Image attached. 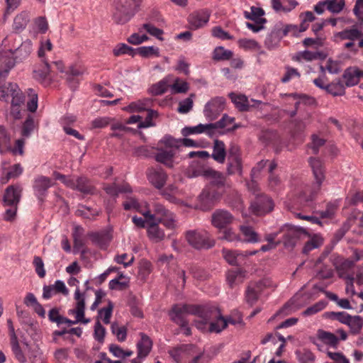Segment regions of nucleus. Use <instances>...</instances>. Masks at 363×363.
Here are the masks:
<instances>
[{
  "label": "nucleus",
  "instance_id": "nucleus-49",
  "mask_svg": "<svg viewBox=\"0 0 363 363\" xmlns=\"http://www.w3.org/2000/svg\"><path fill=\"white\" fill-rule=\"evenodd\" d=\"M111 332L115 335L119 342H123L126 339L127 330L125 326H119L117 323H113L111 326Z\"/></svg>",
  "mask_w": 363,
  "mask_h": 363
},
{
  "label": "nucleus",
  "instance_id": "nucleus-64",
  "mask_svg": "<svg viewBox=\"0 0 363 363\" xmlns=\"http://www.w3.org/2000/svg\"><path fill=\"white\" fill-rule=\"evenodd\" d=\"M178 193V189L174 186L171 185L162 191V195L166 198V199L169 200L170 202H176L177 198L176 196Z\"/></svg>",
  "mask_w": 363,
  "mask_h": 363
},
{
  "label": "nucleus",
  "instance_id": "nucleus-21",
  "mask_svg": "<svg viewBox=\"0 0 363 363\" xmlns=\"http://www.w3.org/2000/svg\"><path fill=\"white\" fill-rule=\"evenodd\" d=\"M64 70V65L61 60L48 62L44 60V65L42 68L35 70V77H39L40 79H46L50 72L55 71H59L62 72Z\"/></svg>",
  "mask_w": 363,
  "mask_h": 363
},
{
  "label": "nucleus",
  "instance_id": "nucleus-26",
  "mask_svg": "<svg viewBox=\"0 0 363 363\" xmlns=\"http://www.w3.org/2000/svg\"><path fill=\"white\" fill-rule=\"evenodd\" d=\"M147 177L150 182L159 189L164 186L167 179V175L162 169H150Z\"/></svg>",
  "mask_w": 363,
  "mask_h": 363
},
{
  "label": "nucleus",
  "instance_id": "nucleus-23",
  "mask_svg": "<svg viewBox=\"0 0 363 363\" xmlns=\"http://www.w3.org/2000/svg\"><path fill=\"white\" fill-rule=\"evenodd\" d=\"M22 188L20 185L9 186L4 192L3 203L4 206L18 205L21 199Z\"/></svg>",
  "mask_w": 363,
  "mask_h": 363
},
{
  "label": "nucleus",
  "instance_id": "nucleus-45",
  "mask_svg": "<svg viewBox=\"0 0 363 363\" xmlns=\"http://www.w3.org/2000/svg\"><path fill=\"white\" fill-rule=\"evenodd\" d=\"M233 56L231 50H225L223 47L219 46L214 49L213 59L216 61L228 60Z\"/></svg>",
  "mask_w": 363,
  "mask_h": 363
},
{
  "label": "nucleus",
  "instance_id": "nucleus-51",
  "mask_svg": "<svg viewBox=\"0 0 363 363\" xmlns=\"http://www.w3.org/2000/svg\"><path fill=\"white\" fill-rule=\"evenodd\" d=\"M113 55L116 57L122 55L128 54L130 56H134L135 52L134 49L125 43L118 44L113 50Z\"/></svg>",
  "mask_w": 363,
  "mask_h": 363
},
{
  "label": "nucleus",
  "instance_id": "nucleus-31",
  "mask_svg": "<svg viewBox=\"0 0 363 363\" xmlns=\"http://www.w3.org/2000/svg\"><path fill=\"white\" fill-rule=\"evenodd\" d=\"M342 78L345 80V86H353L359 82V69L357 67L347 68L343 74Z\"/></svg>",
  "mask_w": 363,
  "mask_h": 363
},
{
  "label": "nucleus",
  "instance_id": "nucleus-12",
  "mask_svg": "<svg viewBox=\"0 0 363 363\" xmlns=\"http://www.w3.org/2000/svg\"><path fill=\"white\" fill-rule=\"evenodd\" d=\"M148 101H149L146 99L145 101L132 102L125 108L130 112H141L145 110L148 111L145 121L140 123L138 125L139 128H147L152 125V118L157 116V113L156 111L147 109Z\"/></svg>",
  "mask_w": 363,
  "mask_h": 363
},
{
  "label": "nucleus",
  "instance_id": "nucleus-7",
  "mask_svg": "<svg viewBox=\"0 0 363 363\" xmlns=\"http://www.w3.org/2000/svg\"><path fill=\"white\" fill-rule=\"evenodd\" d=\"M187 242L196 249H209L215 245V240L204 230H189L186 233Z\"/></svg>",
  "mask_w": 363,
  "mask_h": 363
},
{
  "label": "nucleus",
  "instance_id": "nucleus-22",
  "mask_svg": "<svg viewBox=\"0 0 363 363\" xmlns=\"http://www.w3.org/2000/svg\"><path fill=\"white\" fill-rule=\"evenodd\" d=\"M265 286L264 281L262 280L250 283L245 291V300L247 303L250 306L255 304L257 301L259 296L264 290Z\"/></svg>",
  "mask_w": 363,
  "mask_h": 363
},
{
  "label": "nucleus",
  "instance_id": "nucleus-24",
  "mask_svg": "<svg viewBox=\"0 0 363 363\" xmlns=\"http://www.w3.org/2000/svg\"><path fill=\"white\" fill-rule=\"evenodd\" d=\"M363 36V32L359 30L356 26L350 28H346L335 35L337 41L352 40L358 41V39Z\"/></svg>",
  "mask_w": 363,
  "mask_h": 363
},
{
  "label": "nucleus",
  "instance_id": "nucleus-63",
  "mask_svg": "<svg viewBox=\"0 0 363 363\" xmlns=\"http://www.w3.org/2000/svg\"><path fill=\"white\" fill-rule=\"evenodd\" d=\"M33 264L35 267V272L40 277L43 278L45 276V270L44 269V263L43 259L38 256L33 259Z\"/></svg>",
  "mask_w": 363,
  "mask_h": 363
},
{
  "label": "nucleus",
  "instance_id": "nucleus-6",
  "mask_svg": "<svg viewBox=\"0 0 363 363\" xmlns=\"http://www.w3.org/2000/svg\"><path fill=\"white\" fill-rule=\"evenodd\" d=\"M74 299L76 301L74 308L69 310L68 313L69 315L74 314L76 320H72L62 316L60 319V324L67 323L69 325H72L77 323L87 324L90 322V319L84 318V294L80 292L79 289L78 287L76 289L74 292Z\"/></svg>",
  "mask_w": 363,
  "mask_h": 363
},
{
  "label": "nucleus",
  "instance_id": "nucleus-33",
  "mask_svg": "<svg viewBox=\"0 0 363 363\" xmlns=\"http://www.w3.org/2000/svg\"><path fill=\"white\" fill-rule=\"evenodd\" d=\"M212 158L218 163L223 164L226 157L225 146L223 141L215 140L213 147Z\"/></svg>",
  "mask_w": 363,
  "mask_h": 363
},
{
  "label": "nucleus",
  "instance_id": "nucleus-5",
  "mask_svg": "<svg viewBox=\"0 0 363 363\" xmlns=\"http://www.w3.org/2000/svg\"><path fill=\"white\" fill-rule=\"evenodd\" d=\"M191 313L197 314L202 319L196 323V327L199 329L203 328V325L208 321L213 320L221 315L220 310L216 306H193L183 304V314Z\"/></svg>",
  "mask_w": 363,
  "mask_h": 363
},
{
  "label": "nucleus",
  "instance_id": "nucleus-18",
  "mask_svg": "<svg viewBox=\"0 0 363 363\" xmlns=\"http://www.w3.org/2000/svg\"><path fill=\"white\" fill-rule=\"evenodd\" d=\"M233 220V216L227 210L216 209L211 215V224L218 229L225 228Z\"/></svg>",
  "mask_w": 363,
  "mask_h": 363
},
{
  "label": "nucleus",
  "instance_id": "nucleus-34",
  "mask_svg": "<svg viewBox=\"0 0 363 363\" xmlns=\"http://www.w3.org/2000/svg\"><path fill=\"white\" fill-rule=\"evenodd\" d=\"M11 350L14 354L15 359L20 363H26L27 362V357L25 354V346L23 344V347L20 346L17 337H13V340L11 341Z\"/></svg>",
  "mask_w": 363,
  "mask_h": 363
},
{
  "label": "nucleus",
  "instance_id": "nucleus-17",
  "mask_svg": "<svg viewBox=\"0 0 363 363\" xmlns=\"http://www.w3.org/2000/svg\"><path fill=\"white\" fill-rule=\"evenodd\" d=\"M145 218H146L147 224V233L149 237L156 242L162 240L164 238V233L159 227V223H160L161 220H158L157 217L152 215L151 212L147 214V216Z\"/></svg>",
  "mask_w": 363,
  "mask_h": 363
},
{
  "label": "nucleus",
  "instance_id": "nucleus-27",
  "mask_svg": "<svg viewBox=\"0 0 363 363\" xmlns=\"http://www.w3.org/2000/svg\"><path fill=\"white\" fill-rule=\"evenodd\" d=\"M354 264V261L346 259L343 261L337 269L339 277L347 281V289H348L349 286L353 287L354 277L352 275L348 274L347 271L352 269Z\"/></svg>",
  "mask_w": 363,
  "mask_h": 363
},
{
  "label": "nucleus",
  "instance_id": "nucleus-15",
  "mask_svg": "<svg viewBox=\"0 0 363 363\" xmlns=\"http://www.w3.org/2000/svg\"><path fill=\"white\" fill-rule=\"evenodd\" d=\"M201 175L210 180V185L208 188H213L218 191L223 192L225 185V177L222 173L211 168H206L202 170Z\"/></svg>",
  "mask_w": 363,
  "mask_h": 363
},
{
  "label": "nucleus",
  "instance_id": "nucleus-47",
  "mask_svg": "<svg viewBox=\"0 0 363 363\" xmlns=\"http://www.w3.org/2000/svg\"><path fill=\"white\" fill-rule=\"evenodd\" d=\"M195 347L192 345H187L185 347L183 346V359H188L189 356L192 355V360L191 363H198V361L201 357V352H195Z\"/></svg>",
  "mask_w": 363,
  "mask_h": 363
},
{
  "label": "nucleus",
  "instance_id": "nucleus-44",
  "mask_svg": "<svg viewBox=\"0 0 363 363\" xmlns=\"http://www.w3.org/2000/svg\"><path fill=\"white\" fill-rule=\"evenodd\" d=\"M28 21V16L27 13H21L17 15L13 20V29L16 33L22 31L26 28Z\"/></svg>",
  "mask_w": 363,
  "mask_h": 363
},
{
  "label": "nucleus",
  "instance_id": "nucleus-14",
  "mask_svg": "<svg viewBox=\"0 0 363 363\" xmlns=\"http://www.w3.org/2000/svg\"><path fill=\"white\" fill-rule=\"evenodd\" d=\"M225 101L224 98L217 96L208 102L203 110V113L206 118L209 121L216 119L224 109Z\"/></svg>",
  "mask_w": 363,
  "mask_h": 363
},
{
  "label": "nucleus",
  "instance_id": "nucleus-43",
  "mask_svg": "<svg viewBox=\"0 0 363 363\" xmlns=\"http://www.w3.org/2000/svg\"><path fill=\"white\" fill-rule=\"evenodd\" d=\"M264 12L262 9L252 6L251 7L250 13L247 11L245 12V17L247 19L254 21L257 23H264L267 21L266 19L260 18L264 15Z\"/></svg>",
  "mask_w": 363,
  "mask_h": 363
},
{
  "label": "nucleus",
  "instance_id": "nucleus-62",
  "mask_svg": "<svg viewBox=\"0 0 363 363\" xmlns=\"http://www.w3.org/2000/svg\"><path fill=\"white\" fill-rule=\"evenodd\" d=\"M28 93L30 96V99L27 102L28 110L35 112L38 108V95L32 89H28Z\"/></svg>",
  "mask_w": 363,
  "mask_h": 363
},
{
  "label": "nucleus",
  "instance_id": "nucleus-38",
  "mask_svg": "<svg viewBox=\"0 0 363 363\" xmlns=\"http://www.w3.org/2000/svg\"><path fill=\"white\" fill-rule=\"evenodd\" d=\"M240 229L243 237V238H242V242L252 243L259 242L258 234L252 227L241 225Z\"/></svg>",
  "mask_w": 363,
  "mask_h": 363
},
{
  "label": "nucleus",
  "instance_id": "nucleus-54",
  "mask_svg": "<svg viewBox=\"0 0 363 363\" xmlns=\"http://www.w3.org/2000/svg\"><path fill=\"white\" fill-rule=\"evenodd\" d=\"M326 305H327V303L325 301H320L315 303V304H313V306L307 308L302 313V314L304 316L312 315L315 314V313H318L319 311H321L322 310H323L325 308V307L326 306Z\"/></svg>",
  "mask_w": 363,
  "mask_h": 363
},
{
  "label": "nucleus",
  "instance_id": "nucleus-9",
  "mask_svg": "<svg viewBox=\"0 0 363 363\" xmlns=\"http://www.w3.org/2000/svg\"><path fill=\"white\" fill-rule=\"evenodd\" d=\"M279 232L283 234L281 242L286 247L293 248L298 240L308 236V233L304 229L289 224L284 225L279 229Z\"/></svg>",
  "mask_w": 363,
  "mask_h": 363
},
{
  "label": "nucleus",
  "instance_id": "nucleus-40",
  "mask_svg": "<svg viewBox=\"0 0 363 363\" xmlns=\"http://www.w3.org/2000/svg\"><path fill=\"white\" fill-rule=\"evenodd\" d=\"M229 96L233 104L235 105L236 108H238L241 111H246L249 110V104L247 98L245 95H238L234 93H231L229 94Z\"/></svg>",
  "mask_w": 363,
  "mask_h": 363
},
{
  "label": "nucleus",
  "instance_id": "nucleus-11",
  "mask_svg": "<svg viewBox=\"0 0 363 363\" xmlns=\"http://www.w3.org/2000/svg\"><path fill=\"white\" fill-rule=\"evenodd\" d=\"M221 195V191L206 187L199 196L200 208L203 211H209L219 201Z\"/></svg>",
  "mask_w": 363,
  "mask_h": 363
},
{
  "label": "nucleus",
  "instance_id": "nucleus-52",
  "mask_svg": "<svg viewBox=\"0 0 363 363\" xmlns=\"http://www.w3.org/2000/svg\"><path fill=\"white\" fill-rule=\"evenodd\" d=\"M222 234L220 237L222 240L235 243L242 242L241 236L235 233L231 228L225 229Z\"/></svg>",
  "mask_w": 363,
  "mask_h": 363
},
{
  "label": "nucleus",
  "instance_id": "nucleus-13",
  "mask_svg": "<svg viewBox=\"0 0 363 363\" xmlns=\"http://www.w3.org/2000/svg\"><path fill=\"white\" fill-rule=\"evenodd\" d=\"M308 162L311 167L315 182L313 189L315 191L320 190V186L325 179V170L323 162L319 158L310 157Z\"/></svg>",
  "mask_w": 363,
  "mask_h": 363
},
{
  "label": "nucleus",
  "instance_id": "nucleus-48",
  "mask_svg": "<svg viewBox=\"0 0 363 363\" xmlns=\"http://www.w3.org/2000/svg\"><path fill=\"white\" fill-rule=\"evenodd\" d=\"M325 317L331 320H338L342 324H347V320L350 318V315L346 312H327L324 314Z\"/></svg>",
  "mask_w": 363,
  "mask_h": 363
},
{
  "label": "nucleus",
  "instance_id": "nucleus-1",
  "mask_svg": "<svg viewBox=\"0 0 363 363\" xmlns=\"http://www.w3.org/2000/svg\"><path fill=\"white\" fill-rule=\"evenodd\" d=\"M6 42L12 43L9 50L12 57L6 59L0 67V80L6 79L9 71L14 67L16 62H20L26 60L33 51V43L31 40H26L21 41V37L10 35L4 39Z\"/></svg>",
  "mask_w": 363,
  "mask_h": 363
},
{
  "label": "nucleus",
  "instance_id": "nucleus-3",
  "mask_svg": "<svg viewBox=\"0 0 363 363\" xmlns=\"http://www.w3.org/2000/svg\"><path fill=\"white\" fill-rule=\"evenodd\" d=\"M141 0H116L114 2L113 20L118 24L128 22L138 11Z\"/></svg>",
  "mask_w": 363,
  "mask_h": 363
},
{
  "label": "nucleus",
  "instance_id": "nucleus-59",
  "mask_svg": "<svg viewBox=\"0 0 363 363\" xmlns=\"http://www.w3.org/2000/svg\"><path fill=\"white\" fill-rule=\"evenodd\" d=\"M138 52L144 57H149L153 55L158 56L159 49L154 46H143L138 48Z\"/></svg>",
  "mask_w": 363,
  "mask_h": 363
},
{
  "label": "nucleus",
  "instance_id": "nucleus-36",
  "mask_svg": "<svg viewBox=\"0 0 363 363\" xmlns=\"http://www.w3.org/2000/svg\"><path fill=\"white\" fill-rule=\"evenodd\" d=\"M318 338L324 344H326L333 348H337L339 339L333 333L323 330H318L317 333Z\"/></svg>",
  "mask_w": 363,
  "mask_h": 363
},
{
  "label": "nucleus",
  "instance_id": "nucleus-39",
  "mask_svg": "<svg viewBox=\"0 0 363 363\" xmlns=\"http://www.w3.org/2000/svg\"><path fill=\"white\" fill-rule=\"evenodd\" d=\"M327 93L336 96H343L345 94V86L340 79H336L327 86Z\"/></svg>",
  "mask_w": 363,
  "mask_h": 363
},
{
  "label": "nucleus",
  "instance_id": "nucleus-53",
  "mask_svg": "<svg viewBox=\"0 0 363 363\" xmlns=\"http://www.w3.org/2000/svg\"><path fill=\"white\" fill-rule=\"evenodd\" d=\"M240 48L245 50H256L260 48L259 43L252 39L242 38L238 41Z\"/></svg>",
  "mask_w": 363,
  "mask_h": 363
},
{
  "label": "nucleus",
  "instance_id": "nucleus-30",
  "mask_svg": "<svg viewBox=\"0 0 363 363\" xmlns=\"http://www.w3.org/2000/svg\"><path fill=\"white\" fill-rule=\"evenodd\" d=\"M140 340L137 343V350L139 357H146L152 346L150 338L145 333H140Z\"/></svg>",
  "mask_w": 363,
  "mask_h": 363
},
{
  "label": "nucleus",
  "instance_id": "nucleus-16",
  "mask_svg": "<svg viewBox=\"0 0 363 363\" xmlns=\"http://www.w3.org/2000/svg\"><path fill=\"white\" fill-rule=\"evenodd\" d=\"M257 252V250L244 252H238L237 250H231L227 249H223L222 250V254L224 259L228 263L233 266L240 265L242 264V262H244L247 257L255 255Z\"/></svg>",
  "mask_w": 363,
  "mask_h": 363
},
{
  "label": "nucleus",
  "instance_id": "nucleus-60",
  "mask_svg": "<svg viewBox=\"0 0 363 363\" xmlns=\"http://www.w3.org/2000/svg\"><path fill=\"white\" fill-rule=\"evenodd\" d=\"M311 138L312 142L308 145V147L312 150L313 154L317 155L319 152L320 147L325 145V140L323 138H319L316 135H313Z\"/></svg>",
  "mask_w": 363,
  "mask_h": 363
},
{
  "label": "nucleus",
  "instance_id": "nucleus-8",
  "mask_svg": "<svg viewBox=\"0 0 363 363\" xmlns=\"http://www.w3.org/2000/svg\"><path fill=\"white\" fill-rule=\"evenodd\" d=\"M170 88L172 94L182 93V82L179 77L169 74L150 87L152 95H161Z\"/></svg>",
  "mask_w": 363,
  "mask_h": 363
},
{
  "label": "nucleus",
  "instance_id": "nucleus-32",
  "mask_svg": "<svg viewBox=\"0 0 363 363\" xmlns=\"http://www.w3.org/2000/svg\"><path fill=\"white\" fill-rule=\"evenodd\" d=\"M245 277V271L241 269H232L228 272L226 279L230 288L242 283Z\"/></svg>",
  "mask_w": 363,
  "mask_h": 363
},
{
  "label": "nucleus",
  "instance_id": "nucleus-25",
  "mask_svg": "<svg viewBox=\"0 0 363 363\" xmlns=\"http://www.w3.org/2000/svg\"><path fill=\"white\" fill-rule=\"evenodd\" d=\"M220 123H213L208 124H199L196 126L194 127H185L183 128V135L187 136L191 134H199L202 133H206L209 136H213V128L216 125H220Z\"/></svg>",
  "mask_w": 363,
  "mask_h": 363
},
{
  "label": "nucleus",
  "instance_id": "nucleus-61",
  "mask_svg": "<svg viewBox=\"0 0 363 363\" xmlns=\"http://www.w3.org/2000/svg\"><path fill=\"white\" fill-rule=\"evenodd\" d=\"M113 306L111 302L108 303V305L106 308H103L99 311V315L103 319V322L105 324L110 323V319L112 315Z\"/></svg>",
  "mask_w": 363,
  "mask_h": 363
},
{
  "label": "nucleus",
  "instance_id": "nucleus-2",
  "mask_svg": "<svg viewBox=\"0 0 363 363\" xmlns=\"http://www.w3.org/2000/svg\"><path fill=\"white\" fill-rule=\"evenodd\" d=\"M182 144V140L165 135L157 143V153L155 160L167 167H172V159Z\"/></svg>",
  "mask_w": 363,
  "mask_h": 363
},
{
  "label": "nucleus",
  "instance_id": "nucleus-56",
  "mask_svg": "<svg viewBox=\"0 0 363 363\" xmlns=\"http://www.w3.org/2000/svg\"><path fill=\"white\" fill-rule=\"evenodd\" d=\"M109 351L113 354V356L118 358H125L133 354L132 351L123 350L121 347L116 345H111L109 346Z\"/></svg>",
  "mask_w": 363,
  "mask_h": 363
},
{
  "label": "nucleus",
  "instance_id": "nucleus-37",
  "mask_svg": "<svg viewBox=\"0 0 363 363\" xmlns=\"http://www.w3.org/2000/svg\"><path fill=\"white\" fill-rule=\"evenodd\" d=\"M100 213V211L96 208H93L85 205H79L75 214L77 216L82 217L84 219L94 220Z\"/></svg>",
  "mask_w": 363,
  "mask_h": 363
},
{
  "label": "nucleus",
  "instance_id": "nucleus-57",
  "mask_svg": "<svg viewBox=\"0 0 363 363\" xmlns=\"http://www.w3.org/2000/svg\"><path fill=\"white\" fill-rule=\"evenodd\" d=\"M169 317L172 320L175 322L182 327V306L179 304L174 305L169 311Z\"/></svg>",
  "mask_w": 363,
  "mask_h": 363
},
{
  "label": "nucleus",
  "instance_id": "nucleus-35",
  "mask_svg": "<svg viewBox=\"0 0 363 363\" xmlns=\"http://www.w3.org/2000/svg\"><path fill=\"white\" fill-rule=\"evenodd\" d=\"M11 150V139L5 127L0 125V153L4 154Z\"/></svg>",
  "mask_w": 363,
  "mask_h": 363
},
{
  "label": "nucleus",
  "instance_id": "nucleus-28",
  "mask_svg": "<svg viewBox=\"0 0 363 363\" xmlns=\"http://www.w3.org/2000/svg\"><path fill=\"white\" fill-rule=\"evenodd\" d=\"M289 32L288 28L284 29V30H281L279 29H274L271 31L270 33L268 34V35L266 37L264 40V45L265 46L269 49H274L276 47L278 46L280 40L282 37L281 33L283 35H286Z\"/></svg>",
  "mask_w": 363,
  "mask_h": 363
},
{
  "label": "nucleus",
  "instance_id": "nucleus-41",
  "mask_svg": "<svg viewBox=\"0 0 363 363\" xmlns=\"http://www.w3.org/2000/svg\"><path fill=\"white\" fill-rule=\"evenodd\" d=\"M83 72V68L79 66H72L67 72V80L69 83L72 84V86H74L75 84L79 82V77L82 75Z\"/></svg>",
  "mask_w": 363,
  "mask_h": 363
},
{
  "label": "nucleus",
  "instance_id": "nucleus-10",
  "mask_svg": "<svg viewBox=\"0 0 363 363\" xmlns=\"http://www.w3.org/2000/svg\"><path fill=\"white\" fill-rule=\"evenodd\" d=\"M274 208L272 200L264 194H257L250 205V210L256 216H262Z\"/></svg>",
  "mask_w": 363,
  "mask_h": 363
},
{
  "label": "nucleus",
  "instance_id": "nucleus-4",
  "mask_svg": "<svg viewBox=\"0 0 363 363\" xmlns=\"http://www.w3.org/2000/svg\"><path fill=\"white\" fill-rule=\"evenodd\" d=\"M55 179L61 181L66 186L77 190L84 194H94L96 188L91 181L86 177L77 178L66 177L59 172H54Z\"/></svg>",
  "mask_w": 363,
  "mask_h": 363
},
{
  "label": "nucleus",
  "instance_id": "nucleus-50",
  "mask_svg": "<svg viewBox=\"0 0 363 363\" xmlns=\"http://www.w3.org/2000/svg\"><path fill=\"white\" fill-rule=\"evenodd\" d=\"M216 321H211L209 325L208 330L211 333H220L226 328L225 318L220 315L215 319Z\"/></svg>",
  "mask_w": 363,
  "mask_h": 363
},
{
  "label": "nucleus",
  "instance_id": "nucleus-19",
  "mask_svg": "<svg viewBox=\"0 0 363 363\" xmlns=\"http://www.w3.org/2000/svg\"><path fill=\"white\" fill-rule=\"evenodd\" d=\"M210 13L206 10H200L191 13L187 18L188 28L197 30L204 26L209 21Z\"/></svg>",
  "mask_w": 363,
  "mask_h": 363
},
{
  "label": "nucleus",
  "instance_id": "nucleus-42",
  "mask_svg": "<svg viewBox=\"0 0 363 363\" xmlns=\"http://www.w3.org/2000/svg\"><path fill=\"white\" fill-rule=\"evenodd\" d=\"M350 329V333L357 335L360 333L363 326V319L359 315L352 316L348 319L346 324Z\"/></svg>",
  "mask_w": 363,
  "mask_h": 363
},
{
  "label": "nucleus",
  "instance_id": "nucleus-55",
  "mask_svg": "<svg viewBox=\"0 0 363 363\" xmlns=\"http://www.w3.org/2000/svg\"><path fill=\"white\" fill-rule=\"evenodd\" d=\"M327 9L332 13H340L345 6V0H326Z\"/></svg>",
  "mask_w": 363,
  "mask_h": 363
},
{
  "label": "nucleus",
  "instance_id": "nucleus-58",
  "mask_svg": "<svg viewBox=\"0 0 363 363\" xmlns=\"http://www.w3.org/2000/svg\"><path fill=\"white\" fill-rule=\"evenodd\" d=\"M34 120L32 117L29 116L23 124L21 135L25 138L30 137L34 130Z\"/></svg>",
  "mask_w": 363,
  "mask_h": 363
},
{
  "label": "nucleus",
  "instance_id": "nucleus-46",
  "mask_svg": "<svg viewBox=\"0 0 363 363\" xmlns=\"http://www.w3.org/2000/svg\"><path fill=\"white\" fill-rule=\"evenodd\" d=\"M228 164L227 172L228 174H234L235 173H242V161L241 157L228 158Z\"/></svg>",
  "mask_w": 363,
  "mask_h": 363
},
{
  "label": "nucleus",
  "instance_id": "nucleus-20",
  "mask_svg": "<svg viewBox=\"0 0 363 363\" xmlns=\"http://www.w3.org/2000/svg\"><path fill=\"white\" fill-rule=\"evenodd\" d=\"M54 182L49 177L45 176H38L35 178L33 184L35 195L40 201L47 195V191L50 187L54 185Z\"/></svg>",
  "mask_w": 363,
  "mask_h": 363
},
{
  "label": "nucleus",
  "instance_id": "nucleus-29",
  "mask_svg": "<svg viewBox=\"0 0 363 363\" xmlns=\"http://www.w3.org/2000/svg\"><path fill=\"white\" fill-rule=\"evenodd\" d=\"M123 208L126 211L135 210L141 213L144 218L147 216L150 212L147 209V205L146 203H140L138 201L134 198L130 197L123 203Z\"/></svg>",
  "mask_w": 363,
  "mask_h": 363
}]
</instances>
